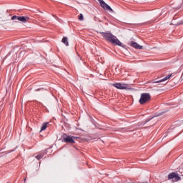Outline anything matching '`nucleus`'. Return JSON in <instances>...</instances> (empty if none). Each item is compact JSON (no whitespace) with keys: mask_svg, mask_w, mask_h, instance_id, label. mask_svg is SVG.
<instances>
[{"mask_svg":"<svg viewBox=\"0 0 183 183\" xmlns=\"http://www.w3.org/2000/svg\"><path fill=\"white\" fill-rule=\"evenodd\" d=\"M101 35L108 42H110V44H112L113 45H118L119 46H122V43L121 41H119V39H118L116 36H114V34L111 33L102 32Z\"/></svg>","mask_w":183,"mask_h":183,"instance_id":"f257e3e1","label":"nucleus"},{"mask_svg":"<svg viewBox=\"0 0 183 183\" xmlns=\"http://www.w3.org/2000/svg\"><path fill=\"white\" fill-rule=\"evenodd\" d=\"M151 100V95L149 93H143L141 94L140 99L139 101L141 105H144V104H147L149 101Z\"/></svg>","mask_w":183,"mask_h":183,"instance_id":"f03ea898","label":"nucleus"},{"mask_svg":"<svg viewBox=\"0 0 183 183\" xmlns=\"http://www.w3.org/2000/svg\"><path fill=\"white\" fill-rule=\"evenodd\" d=\"M15 19H17V21H20V22H23L24 24H25V23H26L29 21V17H28V16H13L11 17V20L15 21Z\"/></svg>","mask_w":183,"mask_h":183,"instance_id":"7ed1b4c3","label":"nucleus"},{"mask_svg":"<svg viewBox=\"0 0 183 183\" xmlns=\"http://www.w3.org/2000/svg\"><path fill=\"white\" fill-rule=\"evenodd\" d=\"M112 86L117 89H128V84L125 83H115Z\"/></svg>","mask_w":183,"mask_h":183,"instance_id":"20e7f679","label":"nucleus"},{"mask_svg":"<svg viewBox=\"0 0 183 183\" xmlns=\"http://www.w3.org/2000/svg\"><path fill=\"white\" fill-rule=\"evenodd\" d=\"M75 137H70V136H64L63 139L64 140V142H66L67 144H75Z\"/></svg>","mask_w":183,"mask_h":183,"instance_id":"39448f33","label":"nucleus"},{"mask_svg":"<svg viewBox=\"0 0 183 183\" xmlns=\"http://www.w3.org/2000/svg\"><path fill=\"white\" fill-rule=\"evenodd\" d=\"M98 1L99 2L101 6L104 8V9H107L108 11H110V12H112L113 10L111 8V6H109L107 3H105L104 0H98Z\"/></svg>","mask_w":183,"mask_h":183,"instance_id":"423d86ee","label":"nucleus"},{"mask_svg":"<svg viewBox=\"0 0 183 183\" xmlns=\"http://www.w3.org/2000/svg\"><path fill=\"white\" fill-rule=\"evenodd\" d=\"M129 44L136 49H142V46H139V44H138L137 42L130 41Z\"/></svg>","mask_w":183,"mask_h":183,"instance_id":"0eeeda50","label":"nucleus"},{"mask_svg":"<svg viewBox=\"0 0 183 183\" xmlns=\"http://www.w3.org/2000/svg\"><path fill=\"white\" fill-rule=\"evenodd\" d=\"M172 74H169L167 76H166L165 78L161 79V80H158L156 81H154V84H159V82H164L165 81H167V79H169V78H171V76H172Z\"/></svg>","mask_w":183,"mask_h":183,"instance_id":"6e6552de","label":"nucleus"},{"mask_svg":"<svg viewBox=\"0 0 183 183\" xmlns=\"http://www.w3.org/2000/svg\"><path fill=\"white\" fill-rule=\"evenodd\" d=\"M61 42L66 45V46H68L69 45V43L68 42V37H63Z\"/></svg>","mask_w":183,"mask_h":183,"instance_id":"1a4fd4ad","label":"nucleus"},{"mask_svg":"<svg viewBox=\"0 0 183 183\" xmlns=\"http://www.w3.org/2000/svg\"><path fill=\"white\" fill-rule=\"evenodd\" d=\"M48 124H49V122L43 123L41 128V131H45V129H46V127H47Z\"/></svg>","mask_w":183,"mask_h":183,"instance_id":"9d476101","label":"nucleus"},{"mask_svg":"<svg viewBox=\"0 0 183 183\" xmlns=\"http://www.w3.org/2000/svg\"><path fill=\"white\" fill-rule=\"evenodd\" d=\"M175 177V172H172L168 175V179H174Z\"/></svg>","mask_w":183,"mask_h":183,"instance_id":"9b49d317","label":"nucleus"},{"mask_svg":"<svg viewBox=\"0 0 183 183\" xmlns=\"http://www.w3.org/2000/svg\"><path fill=\"white\" fill-rule=\"evenodd\" d=\"M181 179V177L177 173L174 174V181L178 182Z\"/></svg>","mask_w":183,"mask_h":183,"instance_id":"f8f14e48","label":"nucleus"},{"mask_svg":"<svg viewBox=\"0 0 183 183\" xmlns=\"http://www.w3.org/2000/svg\"><path fill=\"white\" fill-rule=\"evenodd\" d=\"M47 151L46 150H44L39 152V155H42V158L44 157V155H46Z\"/></svg>","mask_w":183,"mask_h":183,"instance_id":"ddd939ff","label":"nucleus"},{"mask_svg":"<svg viewBox=\"0 0 183 183\" xmlns=\"http://www.w3.org/2000/svg\"><path fill=\"white\" fill-rule=\"evenodd\" d=\"M79 21H84V15L82 14H80L78 17Z\"/></svg>","mask_w":183,"mask_h":183,"instance_id":"4468645a","label":"nucleus"},{"mask_svg":"<svg viewBox=\"0 0 183 183\" xmlns=\"http://www.w3.org/2000/svg\"><path fill=\"white\" fill-rule=\"evenodd\" d=\"M35 158L39 161V159H42V155L39 154V155L36 156Z\"/></svg>","mask_w":183,"mask_h":183,"instance_id":"2eb2a0df","label":"nucleus"},{"mask_svg":"<svg viewBox=\"0 0 183 183\" xmlns=\"http://www.w3.org/2000/svg\"><path fill=\"white\" fill-rule=\"evenodd\" d=\"M36 91H41V89H36Z\"/></svg>","mask_w":183,"mask_h":183,"instance_id":"dca6fc26","label":"nucleus"},{"mask_svg":"<svg viewBox=\"0 0 183 183\" xmlns=\"http://www.w3.org/2000/svg\"><path fill=\"white\" fill-rule=\"evenodd\" d=\"M24 182H26V178H24Z\"/></svg>","mask_w":183,"mask_h":183,"instance_id":"f3484780","label":"nucleus"},{"mask_svg":"<svg viewBox=\"0 0 183 183\" xmlns=\"http://www.w3.org/2000/svg\"><path fill=\"white\" fill-rule=\"evenodd\" d=\"M92 122H94V119H92Z\"/></svg>","mask_w":183,"mask_h":183,"instance_id":"a211bd4d","label":"nucleus"},{"mask_svg":"<svg viewBox=\"0 0 183 183\" xmlns=\"http://www.w3.org/2000/svg\"><path fill=\"white\" fill-rule=\"evenodd\" d=\"M14 150H11L10 152H12Z\"/></svg>","mask_w":183,"mask_h":183,"instance_id":"6ab92c4d","label":"nucleus"}]
</instances>
